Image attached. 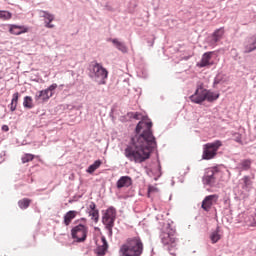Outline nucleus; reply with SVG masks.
<instances>
[{"instance_id":"obj_1","label":"nucleus","mask_w":256,"mask_h":256,"mask_svg":"<svg viewBox=\"0 0 256 256\" xmlns=\"http://www.w3.org/2000/svg\"><path fill=\"white\" fill-rule=\"evenodd\" d=\"M135 133L139 136L136 141L132 138V144L125 148L124 155L128 161L145 163L151 157L153 150L157 149V139L153 135V122L143 117L136 125Z\"/></svg>"},{"instance_id":"obj_2","label":"nucleus","mask_w":256,"mask_h":256,"mask_svg":"<svg viewBox=\"0 0 256 256\" xmlns=\"http://www.w3.org/2000/svg\"><path fill=\"white\" fill-rule=\"evenodd\" d=\"M175 233L176 231L171 227V224H167L160 232L161 243L170 255H175V251H177V238L175 237Z\"/></svg>"},{"instance_id":"obj_3","label":"nucleus","mask_w":256,"mask_h":256,"mask_svg":"<svg viewBox=\"0 0 256 256\" xmlns=\"http://www.w3.org/2000/svg\"><path fill=\"white\" fill-rule=\"evenodd\" d=\"M122 256H141L143 255V242L141 238L134 237L129 238L127 243L120 248Z\"/></svg>"},{"instance_id":"obj_4","label":"nucleus","mask_w":256,"mask_h":256,"mask_svg":"<svg viewBox=\"0 0 256 256\" xmlns=\"http://www.w3.org/2000/svg\"><path fill=\"white\" fill-rule=\"evenodd\" d=\"M117 219V210L110 206L102 216V223L108 231V237H113V227H115V220Z\"/></svg>"},{"instance_id":"obj_5","label":"nucleus","mask_w":256,"mask_h":256,"mask_svg":"<svg viewBox=\"0 0 256 256\" xmlns=\"http://www.w3.org/2000/svg\"><path fill=\"white\" fill-rule=\"evenodd\" d=\"M109 76L107 69L99 63H95L90 67V77L95 80L98 85H105V79Z\"/></svg>"},{"instance_id":"obj_6","label":"nucleus","mask_w":256,"mask_h":256,"mask_svg":"<svg viewBox=\"0 0 256 256\" xmlns=\"http://www.w3.org/2000/svg\"><path fill=\"white\" fill-rule=\"evenodd\" d=\"M220 147H223V142L221 140H215L203 145L202 159L204 161H210V159H215L217 157V152Z\"/></svg>"},{"instance_id":"obj_7","label":"nucleus","mask_w":256,"mask_h":256,"mask_svg":"<svg viewBox=\"0 0 256 256\" xmlns=\"http://www.w3.org/2000/svg\"><path fill=\"white\" fill-rule=\"evenodd\" d=\"M218 179L219 170H217V168H208L205 170L204 176L202 177V183L207 187H215Z\"/></svg>"},{"instance_id":"obj_8","label":"nucleus","mask_w":256,"mask_h":256,"mask_svg":"<svg viewBox=\"0 0 256 256\" xmlns=\"http://www.w3.org/2000/svg\"><path fill=\"white\" fill-rule=\"evenodd\" d=\"M87 233L89 228L83 224H78L71 229L72 239H75L76 243H83L87 240Z\"/></svg>"},{"instance_id":"obj_9","label":"nucleus","mask_w":256,"mask_h":256,"mask_svg":"<svg viewBox=\"0 0 256 256\" xmlns=\"http://www.w3.org/2000/svg\"><path fill=\"white\" fill-rule=\"evenodd\" d=\"M206 91L207 89L203 87V84L198 85L194 94L190 96V101L196 105H201L207 99Z\"/></svg>"},{"instance_id":"obj_10","label":"nucleus","mask_w":256,"mask_h":256,"mask_svg":"<svg viewBox=\"0 0 256 256\" xmlns=\"http://www.w3.org/2000/svg\"><path fill=\"white\" fill-rule=\"evenodd\" d=\"M219 196L217 194L208 195L202 201L201 207L204 211H211V207H213L214 203H217Z\"/></svg>"},{"instance_id":"obj_11","label":"nucleus","mask_w":256,"mask_h":256,"mask_svg":"<svg viewBox=\"0 0 256 256\" xmlns=\"http://www.w3.org/2000/svg\"><path fill=\"white\" fill-rule=\"evenodd\" d=\"M214 52H206L202 55L200 62L197 63V67L203 69V67H207L210 65L211 58L213 57Z\"/></svg>"},{"instance_id":"obj_12","label":"nucleus","mask_w":256,"mask_h":256,"mask_svg":"<svg viewBox=\"0 0 256 256\" xmlns=\"http://www.w3.org/2000/svg\"><path fill=\"white\" fill-rule=\"evenodd\" d=\"M51 97H53V93H49L47 89H44L36 93L35 100L45 102L49 101Z\"/></svg>"},{"instance_id":"obj_13","label":"nucleus","mask_w":256,"mask_h":256,"mask_svg":"<svg viewBox=\"0 0 256 256\" xmlns=\"http://www.w3.org/2000/svg\"><path fill=\"white\" fill-rule=\"evenodd\" d=\"M133 185V181L129 176H122L116 183L117 189H123V187H131Z\"/></svg>"},{"instance_id":"obj_14","label":"nucleus","mask_w":256,"mask_h":256,"mask_svg":"<svg viewBox=\"0 0 256 256\" xmlns=\"http://www.w3.org/2000/svg\"><path fill=\"white\" fill-rule=\"evenodd\" d=\"M9 31L12 35H23V33H27V31H29V28L13 24L10 26Z\"/></svg>"},{"instance_id":"obj_15","label":"nucleus","mask_w":256,"mask_h":256,"mask_svg":"<svg viewBox=\"0 0 256 256\" xmlns=\"http://www.w3.org/2000/svg\"><path fill=\"white\" fill-rule=\"evenodd\" d=\"M109 41H111V43L118 51H121V53H127L128 49L127 45H125V42H121L117 38H110Z\"/></svg>"},{"instance_id":"obj_16","label":"nucleus","mask_w":256,"mask_h":256,"mask_svg":"<svg viewBox=\"0 0 256 256\" xmlns=\"http://www.w3.org/2000/svg\"><path fill=\"white\" fill-rule=\"evenodd\" d=\"M251 165H253L252 159H243L238 163L237 169H239V171H249V169H251Z\"/></svg>"},{"instance_id":"obj_17","label":"nucleus","mask_w":256,"mask_h":256,"mask_svg":"<svg viewBox=\"0 0 256 256\" xmlns=\"http://www.w3.org/2000/svg\"><path fill=\"white\" fill-rule=\"evenodd\" d=\"M78 214H79V212H77L75 210L68 211L64 215V225H66V227H69V225H71V221H73V219H75V217H77Z\"/></svg>"},{"instance_id":"obj_18","label":"nucleus","mask_w":256,"mask_h":256,"mask_svg":"<svg viewBox=\"0 0 256 256\" xmlns=\"http://www.w3.org/2000/svg\"><path fill=\"white\" fill-rule=\"evenodd\" d=\"M242 189L244 191H251L253 188V180H251L250 176H244L242 179Z\"/></svg>"},{"instance_id":"obj_19","label":"nucleus","mask_w":256,"mask_h":256,"mask_svg":"<svg viewBox=\"0 0 256 256\" xmlns=\"http://www.w3.org/2000/svg\"><path fill=\"white\" fill-rule=\"evenodd\" d=\"M223 34H224L223 28H219L215 30L214 33L212 34L213 43H219V41H221V39L223 38Z\"/></svg>"},{"instance_id":"obj_20","label":"nucleus","mask_w":256,"mask_h":256,"mask_svg":"<svg viewBox=\"0 0 256 256\" xmlns=\"http://www.w3.org/2000/svg\"><path fill=\"white\" fill-rule=\"evenodd\" d=\"M217 99H219V93H214L206 89V101H208V103H213V101H217Z\"/></svg>"},{"instance_id":"obj_21","label":"nucleus","mask_w":256,"mask_h":256,"mask_svg":"<svg viewBox=\"0 0 256 256\" xmlns=\"http://www.w3.org/2000/svg\"><path fill=\"white\" fill-rule=\"evenodd\" d=\"M256 50V35L252 37V43L245 46L244 53H253Z\"/></svg>"},{"instance_id":"obj_22","label":"nucleus","mask_w":256,"mask_h":256,"mask_svg":"<svg viewBox=\"0 0 256 256\" xmlns=\"http://www.w3.org/2000/svg\"><path fill=\"white\" fill-rule=\"evenodd\" d=\"M101 163V160H96L92 165L88 167L87 173H95V171L101 167Z\"/></svg>"},{"instance_id":"obj_23","label":"nucleus","mask_w":256,"mask_h":256,"mask_svg":"<svg viewBox=\"0 0 256 256\" xmlns=\"http://www.w3.org/2000/svg\"><path fill=\"white\" fill-rule=\"evenodd\" d=\"M23 107H25V109H33V98H31V96L24 97Z\"/></svg>"},{"instance_id":"obj_24","label":"nucleus","mask_w":256,"mask_h":256,"mask_svg":"<svg viewBox=\"0 0 256 256\" xmlns=\"http://www.w3.org/2000/svg\"><path fill=\"white\" fill-rule=\"evenodd\" d=\"M29 205H31V200L28 198H23L22 200L18 201V207L21 209H28Z\"/></svg>"},{"instance_id":"obj_25","label":"nucleus","mask_w":256,"mask_h":256,"mask_svg":"<svg viewBox=\"0 0 256 256\" xmlns=\"http://www.w3.org/2000/svg\"><path fill=\"white\" fill-rule=\"evenodd\" d=\"M225 82V76L223 74H217L214 78L213 87Z\"/></svg>"},{"instance_id":"obj_26","label":"nucleus","mask_w":256,"mask_h":256,"mask_svg":"<svg viewBox=\"0 0 256 256\" xmlns=\"http://www.w3.org/2000/svg\"><path fill=\"white\" fill-rule=\"evenodd\" d=\"M210 239L212 243H217L221 239V234H219V228L211 233Z\"/></svg>"},{"instance_id":"obj_27","label":"nucleus","mask_w":256,"mask_h":256,"mask_svg":"<svg viewBox=\"0 0 256 256\" xmlns=\"http://www.w3.org/2000/svg\"><path fill=\"white\" fill-rule=\"evenodd\" d=\"M89 216L91 217L94 223H99V209L89 211Z\"/></svg>"},{"instance_id":"obj_28","label":"nucleus","mask_w":256,"mask_h":256,"mask_svg":"<svg viewBox=\"0 0 256 256\" xmlns=\"http://www.w3.org/2000/svg\"><path fill=\"white\" fill-rule=\"evenodd\" d=\"M107 249H109V246L101 245L96 248V254L98 256H104L107 253Z\"/></svg>"},{"instance_id":"obj_29","label":"nucleus","mask_w":256,"mask_h":256,"mask_svg":"<svg viewBox=\"0 0 256 256\" xmlns=\"http://www.w3.org/2000/svg\"><path fill=\"white\" fill-rule=\"evenodd\" d=\"M41 17H44V19L48 20L49 23H52V21L55 20V16L47 11H41Z\"/></svg>"},{"instance_id":"obj_30","label":"nucleus","mask_w":256,"mask_h":256,"mask_svg":"<svg viewBox=\"0 0 256 256\" xmlns=\"http://www.w3.org/2000/svg\"><path fill=\"white\" fill-rule=\"evenodd\" d=\"M11 17H12V14L9 11L0 10V19H2V21H9Z\"/></svg>"},{"instance_id":"obj_31","label":"nucleus","mask_w":256,"mask_h":256,"mask_svg":"<svg viewBox=\"0 0 256 256\" xmlns=\"http://www.w3.org/2000/svg\"><path fill=\"white\" fill-rule=\"evenodd\" d=\"M35 159V156L33 154H25L22 157V163H29V161H33Z\"/></svg>"},{"instance_id":"obj_32","label":"nucleus","mask_w":256,"mask_h":256,"mask_svg":"<svg viewBox=\"0 0 256 256\" xmlns=\"http://www.w3.org/2000/svg\"><path fill=\"white\" fill-rule=\"evenodd\" d=\"M128 117H130V119H135L136 121H139V119H141V113H139V112H129Z\"/></svg>"},{"instance_id":"obj_33","label":"nucleus","mask_w":256,"mask_h":256,"mask_svg":"<svg viewBox=\"0 0 256 256\" xmlns=\"http://www.w3.org/2000/svg\"><path fill=\"white\" fill-rule=\"evenodd\" d=\"M233 137H234V141H235L236 143H240V144L243 143V140H242V137H241V134H240V133H234V134H233Z\"/></svg>"},{"instance_id":"obj_34","label":"nucleus","mask_w":256,"mask_h":256,"mask_svg":"<svg viewBox=\"0 0 256 256\" xmlns=\"http://www.w3.org/2000/svg\"><path fill=\"white\" fill-rule=\"evenodd\" d=\"M18 101H19V92H16L13 94L11 102L17 104Z\"/></svg>"},{"instance_id":"obj_35","label":"nucleus","mask_w":256,"mask_h":256,"mask_svg":"<svg viewBox=\"0 0 256 256\" xmlns=\"http://www.w3.org/2000/svg\"><path fill=\"white\" fill-rule=\"evenodd\" d=\"M148 75L149 74L147 73L146 70L138 72V77H142L143 79H147Z\"/></svg>"},{"instance_id":"obj_36","label":"nucleus","mask_w":256,"mask_h":256,"mask_svg":"<svg viewBox=\"0 0 256 256\" xmlns=\"http://www.w3.org/2000/svg\"><path fill=\"white\" fill-rule=\"evenodd\" d=\"M55 89H57V84H51L48 88H46V90L48 91V93H53V91H55Z\"/></svg>"},{"instance_id":"obj_37","label":"nucleus","mask_w":256,"mask_h":256,"mask_svg":"<svg viewBox=\"0 0 256 256\" xmlns=\"http://www.w3.org/2000/svg\"><path fill=\"white\" fill-rule=\"evenodd\" d=\"M159 190L155 188L154 186H149L148 188V195H151V193L158 192Z\"/></svg>"},{"instance_id":"obj_38","label":"nucleus","mask_w":256,"mask_h":256,"mask_svg":"<svg viewBox=\"0 0 256 256\" xmlns=\"http://www.w3.org/2000/svg\"><path fill=\"white\" fill-rule=\"evenodd\" d=\"M89 209L90 211H97V204H95V202H90Z\"/></svg>"},{"instance_id":"obj_39","label":"nucleus","mask_w":256,"mask_h":256,"mask_svg":"<svg viewBox=\"0 0 256 256\" xmlns=\"http://www.w3.org/2000/svg\"><path fill=\"white\" fill-rule=\"evenodd\" d=\"M9 107H10V111H16V109H17V103H15V102H11L10 103V105H9Z\"/></svg>"},{"instance_id":"obj_40","label":"nucleus","mask_w":256,"mask_h":256,"mask_svg":"<svg viewBox=\"0 0 256 256\" xmlns=\"http://www.w3.org/2000/svg\"><path fill=\"white\" fill-rule=\"evenodd\" d=\"M45 27H46L47 29H53V27H55V25H54V24H51V22L45 21Z\"/></svg>"},{"instance_id":"obj_41","label":"nucleus","mask_w":256,"mask_h":256,"mask_svg":"<svg viewBox=\"0 0 256 256\" xmlns=\"http://www.w3.org/2000/svg\"><path fill=\"white\" fill-rule=\"evenodd\" d=\"M101 241H102V245L109 246V243H107V238H105V236L101 237Z\"/></svg>"},{"instance_id":"obj_42","label":"nucleus","mask_w":256,"mask_h":256,"mask_svg":"<svg viewBox=\"0 0 256 256\" xmlns=\"http://www.w3.org/2000/svg\"><path fill=\"white\" fill-rule=\"evenodd\" d=\"M104 8L106 9V11H112V7H111V5H109V3H106L105 4V6H104Z\"/></svg>"},{"instance_id":"obj_43","label":"nucleus","mask_w":256,"mask_h":256,"mask_svg":"<svg viewBox=\"0 0 256 256\" xmlns=\"http://www.w3.org/2000/svg\"><path fill=\"white\" fill-rule=\"evenodd\" d=\"M2 131H9V126H7V125H3L2 126Z\"/></svg>"},{"instance_id":"obj_44","label":"nucleus","mask_w":256,"mask_h":256,"mask_svg":"<svg viewBox=\"0 0 256 256\" xmlns=\"http://www.w3.org/2000/svg\"><path fill=\"white\" fill-rule=\"evenodd\" d=\"M154 43H155V39H153V41H148V44L150 45V47H153Z\"/></svg>"},{"instance_id":"obj_45","label":"nucleus","mask_w":256,"mask_h":256,"mask_svg":"<svg viewBox=\"0 0 256 256\" xmlns=\"http://www.w3.org/2000/svg\"><path fill=\"white\" fill-rule=\"evenodd\" d=\"M254 225H255V227H256V218L254 219Z\"/></svg>"},{"instance_id":"obj_46","label":"nucleus","mask_w":256,"mask_h":256,"mask_svg":"<svg viewBox=\"0 0 256 256\" xmlns=\"http://www.w3.org/2000/svg\"><path fill=\"white\" fill-rule=\"evenodd\" d=\"M172 185H175V182H174V181H172Z\"/></svg>"},{"instance_id":"obj_47","label":"nucleus","mask_w":256,"mask_h":256,"mask_svg":"<svg viewBox=\"0 0 256 256\" xmlns=\"http://www.w3.org/2000/svg\"><path fill=\"white\" fill-rule=\"evenodd\" d=\"M82 221H85V218H81Z\"/></svg>"}]
</instances>
